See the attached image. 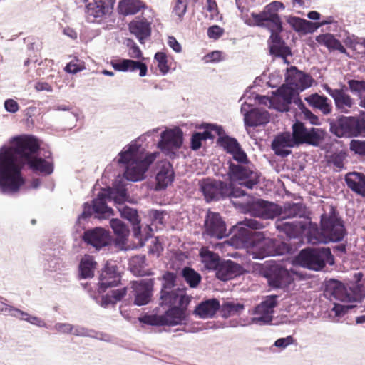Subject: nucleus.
Returning a JSON list of instances; mask_svg holds the SVG:
<instances>
[{
    "instance_id": "nucleus-27",
    "label": "nucleus",
    "mask_w": 365,
    "mask_h": 365,
    "mask_svg": "<svg viewBox=\"0 0 365 365\" xmlns=\"http://www.w3.org/2000/svg\"><path fill=\"white\" fill-rule=\"evenodd\" d=\"M241 267L231 261L220 262L216 269V277L222 281H227L238 275L240 273Z\"/></svg>"
},
{
    "instance_id": "nucleus-49",
    "label": "nucleus",
    "mask_w": 365,
    "mask_h": 365,
    "mask_svg": "<svg viewBox=\"0 0 365 365\" xmlns=\"http://www.w3.org/2000/svg\"><path fill=\"white\" fill-rule=\"evenodd\" d=\"M244 309V305L240 303L227 302L221 307L222 316L227 318L232 315L240 313Z\"/></svg>"
},
{
    "instance_id": "nucleus-62",
    "label": "nucleus",
    "mask_w": 365,
    "mask_h": 365,
    "mask_svg": "<svg viewBox=\"0 0 365 365\" xmlns=\"http://www.w3.org/2000/svg\"><path fill=\"white\" fill-rule=\"evenodd\" d=\"M150 217L152 219L153 223L156 225H163L165 223L164 220V212H160L158 210H151L149 213Z\"/></svg>"
},
{
    "instance_id": "nucleus-2",
    "label": "nucleus",
    "mask_w": 365,
    "mask_h": 365,
    "mask_svg": "<svg viewBox=\"0 0 365 365\" xmlns=\"http://www.w3.org/2000/svg\"><path fill=\"white\" fill-rule=\"evenodd\" d=\"M346 235L343 221L338 216L334 207H331L329 214H324L321 217V230L317 225H310L307 231V240L309 243H328L339 242Z\"/></svg>"
},
{
    "instance_id": "nucleus-15",
    "label": "nucleus",
    "mask_w": 365,
    "mask_h": 365,
    "mask_svg": "<svg viewBox=\"0 0 365 365\" xmlns=\"http://www.w3.org/2000/svg\"><path fill=\"white\" fill-rule=\"evenodd\" d=\"M154 279H141L133 282L132 288L134 292V304L143 306L148 304L151 299Z\"/></svg>"
},
{
    "instance_id": "nucleus-24",
    "label": "nucleus",
    "mask_w": 365,
    "mask_h": 365,
    "mask_svg": "<svg viewBox=\"0 0 365 365\" xmlns=\"http://www.w3.org/2000/svg\"><path fill=\"white\" fill-rule=\"evenodd\" d=\"M120 215L124 219L128 220L133 225V236L138 240L140 246L144 245L141 234L140 220L136 210L124 206L119 209Z\"/></svg>"
},
{
    "instance_id": "nucleus-11",
    "label": "nucleus",
    "mask_w": 365,
    "mask_h": 365,
    "mask_svg": "<svg viewBox=\"0 0 365 365\" xmlns=\"http://www.w3.org/2000/svg\"><path fill=\"white\" fill-rule=\"evenodd\" d=\"M120 278L117 265L106 262L99 275V292H104L108 288L118 286L120 282Z\"/></svg>"
},
{
    "instance_id": "nucleus-3",
    "label": "nucleus",
    "mask_w": 365,
    "mask_h": 365,
    "mask_svg": "<svg viewBox=\"0 0 365 365\" xmlns=\"http://www.w3.org/2000/svg\"><path fill=\"white\" fill-rule=\"evenodd\" d=\"M158 153H152L145 156L136 144L130 145L127 150L119 154L118 163L126 164L124 177L130 181H139L145 178V173L156 159Z\"/></svg>"
},
{
    "instance_id": "nucleus-50",
    "label": "nucleus",
    "mask_w": 365,
    "mask_h": 365,
    "mask_svg": "<svg viewBox=\"0 0 365 365\" xmlns=\"http://www.w3.org/2000/svg\"><path fill=\"white\" fill-rule=\"evenodd\" d=\"M322 140L321 135V130L318 128H310L304 138L302 140V143H307L312 145H318Z\"/></svg>"
},
{
    "instance_id": "nucleus-5",
    "label": "nucleus",
    "mask_w": 365,
    "mask_h": 365,
    "mask_svg": "<svg viewBox=\"0 0 365 365\" xmlns=\"http://www.w3.org/2000/svg\"><path fill=\"white\" fill-rule=\"evenodd\" d=\"M284 9L285 6L282 2L272 1L266 5L261 12L251 14L253 25L265 29H280L282 22L279 12Z\"/></svg>"
},
{
    "instance_id": "nucleus-48",
    "label": "nucleus",
    "mask_w": 365,
    "mask_h": 365,
    "mask_svg": "<svg viewBox=\"0 0 365 365\" xmlns=\"http://www.w3.org/2000/svg\"><path fill=\"white\" fill-rule=\"evenodd\" d=\"M126 293V287L113 289L110 293L102 297V305L115 304L120 301L125 296Z\"/></svg>"
},
{
    "instance_id": "nucleus-59",
    "label": "nucleus",
    "mask_w": 365,
    "mask_h": 365,
    "mask_svg": "<svg viewBox=\"0 0 365 365\" xmlns=\"http://www.w3.org/2000/svg\"><path fill=\"white\" fill-rule=\"evenodd\" d=\"M84 69V66L78 59L71 61L66 66L65 71L69 73H76Z\"/></svg>"
},
{
    "instance_id": "nucleus-64",
    "label": "nucleus",
    "mask_w": 365,
    "mask_h": 365,
    "mask_svg": "<svg viewBox=\"0 0 365 365\" xmlns=\"http://www.w3.org/2000/svg\"><path fill=\"white\" fill-rule=\"evenodd\" d=\"M241 224L252 230H259L263 227L262 223L255 219H245Z\"/></svg>"
},
{
    "instance_id": "nucleus-37",
    "label": "nucleus",
    "mask_w": 365,
    "mask_h": 365,
    "mask_svg": "<svg viewBox=\"0 0 365 365\" xmlns=\"http://www.w3.org/2000/svg\"><path fill=\"white\" fill-rule=\"evenodd\" d=\"M319 43L324 45L329 51H338L341 53H346V50L339 40L330 34H322L317 36Z\"/></svg>"
},
{
    "instance_id": "nucleus-19",
    "label": "nucleus",
    "mask_w": 365,
    "mask_h": 365,
    "mask_svg": "<svg viewBox=\"0 0 365 365\" xmlns=\"http://www.w3.org/2000/svg\"><path fill=\"white\" fill-rule=\"evenodd\" d=\"M286 21L297 32L307 34L313 32L315 29L322 26L331 24L333 19L332 17H329L327 20L313 23L299 17L289 16L286 17Z\"/></svg>"
},
{
    "instance_id": "nucleus-44",
    "label": "nucleus",
    "mask_w": 365,
    "mask_h": 365,
    "mask_svg": "<svg viewBox=\"0 0 365 365\" xmlns=\"http://www.w3.org/2000/svg\"><path fill=\"white\" fill-rule=\"evenodd\" d=\"M348 85L350 91L357 95L359 106L365 109V81L352 79L348 81Z\"/></svg>"
},
{
    "instance_id": "nucleus-46",
    "label": "nucleus",
    "mask_w": 365,
    "mask_h": 365,
    "mask_svg": "<svg viewBox=\"0 0 365 365\" xmlns=\"http://www.w3.org/2000/svg\"><path fill=\"white\" fill-rule=\"evenodd\" d=\"M110 224L118 241L124 243L130 232L128 227L119 219H112Z\"/></svg>"
},
{
    "instance_id": "nucleus-42",
    "label": "nucleus",
    "mask_w": 365,
    "mask_h": 365,
    "mask_svg": "<svg viewBox=\"0 0 365 365\" xmlns=\"http://www.w3.org/2000/svg\"><path fill=\"white\" fill-rule=\"evenodd\" d=\"M282 219L294 218L302 217L304 215V207L300 203H287L284 205V210L282 209Z\"/></svg>"
},
{
    "instance_id": "nucleus-8",
    "label": "nucleus",
    "mask_w": 365,
    "mask_h": 365,
    "mask_svg": "<svg viewBox=\"0 0 365 365\" xmlns=\"http://www.w3.org/2000/svg\"><path fill=\"white\" fill-rule=\"evenodd\" d=\"M331 130L338 137H355L365 130V121L356 117L342 116L331 124Z\"/></svg>"
},
{
    "instance_id": "nucleus-18",
    "label": "nucleus",
    "mask_w": 365,
    "mask_h": 365,
    "mask_svg": "<svg viewBox=\"0 0 365 365\" xmlns=\"http://www.w3.org/2000/svg\"><path fill=\"white\" fill-rule=\"evenodd\" d=\"M182 144V131L180 128L166 130L161 133L158 148L163 151L178 149Z\"/></svg>"
},
{
    "instance_id": "nucleus-54",
    "label": "nucleus",
    "mask_w": 365,
    "mask_h": 365,
    "mask_svg": "<svg viewBox=\"0 0 365 365\" xmlns=\"http://www.w3.org/2000/svg\"><path fill=\"white\" fill-rule=\"evenodd\" d=\"M218 143L229 153L234 152L235 150L240 146L235 138L229 136L220 137L218 139Z\"/></svg>"
},
{
    "instance_id": "nucleus-36",
    "label": "nucleus",
    "mask_w": 365,
    "mask_h": 365,
    "mask_svg": "<svg viewBox=\"0 0 365 365\" xmlns=\"http://www.w3.org/2000/svg\"><path fill=\"white\" fill-rule=\"evenodd\" d=\"M298 90L295 89L293 86L288 85H282L279 87L277 91L276 97L277 101L282 99L283 101V104L282 110H287L288 106L292 103V101L294 96L297 93Z\"/></svg>"
},
{
    "instance_id": "nucleus-55",
    "label": "nucleus",
    "mask_w": 365,
    "mask_h": 365,
    "mask_svg": "<svg viewBox=\"0 0 365 365\" xmlns=\"http://www.w3.org/2000/svg\"><path fill=\"white\" fill-rule=\"evenodd\" d=\"M141 323L152 326H163L165 325L162 315L158 314H145L139 318Z\"/></svg>"
},
{
    "instance_id": "nucleus-43",
    "label": "nucleus",
    "mask_w": 365,
    "mask_h": 365,
    "mask_svg": "<svg viewBox=\"0 0 365 365\" xmlns=\"http://www.w3.org/2000/svg\"><path fill=\"white\" fill-rule=\"evenodd\" d=\"M96 262L92 257L88 256L83 258L79 265L80 276L81 279L93 277Z\"/></svg>"
},
{
    "instance_id": "nucleus-17",
    "label": "nucleus",
    "mask_w": 365,
    "mask_h": 365,
    "mask_svg": "<svg viewBox=\"0 0 365 365\" xmlns=\"http://www.w3.org/2000/svg\"><path fill=\"white\" fill-rule=\"evenodd\" d=\"M347 88L341 85L340 88H326V91L333 98L336 108L341 113H349L354 104V99L346 93Z\"/></svg>"
},
{
    "instance_id": "nucleus-25",
    "label": "nucleus",
    "mask_w": 365,
    "mask_h": 365,
    "mask_svg": "<svg viewBox=\"0 0 365 365\" xmlns=\"http://www.w3.org/2000/svg\"><path fill=\"white\" fill-rule=\"evenodd\" d=\"M344 180L352 192L365 197V174L358 172H350L346 174Z\"/></svg>"
},
{
    "instance_id": "nucleus-20",
    "label": "nucleus",
    "mask_w": 365,
    "mask_h": 365,
    "mask_svg": "<svg viewBox=\"0 0 365 365\" xmlns=\"http://www.w3.org/2000/svg\"><path fill=\"white\" fill-rule=\"evenodd\" d=\"M160 293V304L169 307L177 306L187 307L190 302L187 296L179 294L178 292L175 290L167 289L166 285H163Z\"/></svg>"
},
{
    "instance_id": "nucleus-47",
    "label": "nucleus",
    "mask_w": 365,
    "mask_h": 365,
    "mask_svg": "<svg viewBox=\"0 0 365 365\" xmlns=\"http://www.w3.org/2000/svg\"><path fill=\"white\" fill-rule=\"evenodd\" d=\"M182 277L191 288H196L202 279L201 275L189 267H185L182 269Z\"/></svg>"
},
{
    "instance_id": "nucleus-26",
    "label": "nucleus",
    "mask_w": 365,
    "mask_h": 365,
    "mask_svg": "<svg viewBox=\"0 0 365 365\" xmlns=\"http://www.w3.org/2000/svg\"><path fill=\"white\" fill-rule=\"evenodd\" d=\"M293 145V140L291 138L290 134L283 133L274 138L272 143V149L277 155L286 157L291 153V150L287 148L292 147Z\"/></svg>"
},
{
    "instance_id": "nucleus-53",
    "label": "nucleus",
    "mask_w": 365,
    "mask_h": 365,
    "mask_svg": "<svg viewBox=\"0 0 365 365\" xmlns=\"http://www.w3.org/2000/svg\"><path fill=\"white\" fill-rule=\"evenodd\" d=\"M308 130L309 129L304 126V123L296 122L292 126V137L294 142L302 143Z\"/></svg>"
},
{
    "instance_id": "nucleus-63",
    "label": "nucleus",
    "mask_w": 365,
    "mask_h": 365,
    "mask_svg": "<svg viewBox=\"0 0 365 365\" xmlns=\"http://www.w3.org/2000/svg\"><path fill=\"white\" fill-rule=\"evenodd\" d=\"M163 247L161 243L159 242L158 238H155L152 240L151 245L149 247V254L159 256L160 252L163 251Z\"/></svg>"
},
{
    "instance_id": "nucleus-38",
    "label": "nucleus",
    "mask_w": 365,
    "mask_h": 365,
    "mask_svg": "<svg viewBox=\"0 0 365 365\" xmlns=\"http://www.w3.org/2000/svg\"><path fill=\"white\" fill-rule=\"evenodd\" d=\"M202 262L205 268L209 270H216L220 264V259L217 254L202 248L200 252Z\"/></svg>"
},
{
    "instance_id": "nucleus-6",
    "label": "nucleus",
    "mask_w": 365,
    "mask_h": 365,
    "mask_svg": "<svg viewBox=\"0 0 365 365\" xmlns=\"http://www.w3.org/2000/svg\"><path fill=\"white\" fill-rule=\"evenodd\" d=\"M260 274L267 279L269 287L272 288H286L294 281L292 274L282 264L272 262L260 266Z\"/></svg>"
},
{
    "instance_id": "nucleus-61",
    "label": "nucleus",
    "mask_w": 365,
    "mask_h": 365,
    "mask_svg": "<svg viewBox=\"0 0 365 365\" xmlns=\"http://www.w3.org/2000/svg\"><path fill=\"white\" fill-rule=\"evenodd\" d=\"M230 154L232 155L234 160L242 165H245L248 162L247 156L246 153L242 150L240 146H239L237 149L235 150L234 152H232Z\"/></svg>"
},
{
    "instance_id": "nucleus-12",
    "label": "nucleus",
    "mask_w": 365,
    "mask_h": 365,
    "mask_svg": "<svg viewBox=\"0 0 365 365\" xmlns=\"http://www.w3.org/2000/svg\"><path fill=\"white\" fill-rule=\"evenodd\" d=\"M267 29L271 33L269 38L270 53L277 57L282 58L286 63H289L287 56L291 55V50L287 46H286L285 42L280 35L283 31L282 25H281V28L279 30L275 29Z\"/></svg>"
},
{
    "instance_id": "nucleus-58",
    "label": "nucleus",
    "mask_w": 365,
    "mask_h": 365,
    "mask_svg": "<svg viewBox=\"0 0 365 365\" xmlns=\"http://www.w3.org/2000/svg\"><path fill=\"white\" fill-rule=\"evenodd\" d=\"M189 0H177L173 9V13L180 19L187 11Z\"/></svg>"
},
{
    "instance_id": "nucleus-33",
    "label": "nucleus",
    "mask_w": 365,
    "mask_h": 365,
    "mask_svg": "<svg viewBox=\"0 0 365 365\" xmlns=\"http://www.w3.org/2000/svg\"><path fill=\"white\" fill-rule=\"evenodd\" d=\"M306 101L311 106L319 109L324 115H327L331 112V104L329 101L327 97L324 96H320L318 93H314L307 97Z\"/></svg>"
},
{
    "instance_id": "nucleus-45",
    "label": "nucleus",
    "mask_w": 365,
    "mask_h": 365,
    "mask_svg": "<svg viewBox=\"0 0 365 365\" xmlns=\"http://www.w3.org/2000/svg\"><path fill=\"white\" fill-rule=\"evenodd\" d=\"M108 197V195L105 192L98 193V197L92 202L94 212L103 215L113 213V210L106 205V199Z\"/></svg>"
},
{
    "instance_id": "nucleus-51",
    "label": "nucleus",
    "mask_w": 365,
    "mask_h": 365,
    "mask_svg": "<svg viewBox=\"0 0 365 365\" xmlns=\"http://www.w3.org/2000/svg\"><path fill=\"white\" fill-rule=\"evenodd\" d=\"M201 128L206 129L204 132L200 133V136L202 140H205L207 139H214L215 135L212 133V131H214L215 134L219 136H220L223 133V129L221 126L215 125L213 124L202 125Z\"/></svg>"
},
{
    "instance_id": "nucleus-34",
    "label": "nucleus",
    "mask_w": 365,
    "mask_h": 365,
    "mask_svg": "<svg viewBox=\"0 0 365 365\" xmlns=\"http://www.w3.org/2000/svg\"><path fill=\"white\" fill-rule=\"evenodd\" d=\"M144 7V3L140 0H120L118 9L120 14L128 16L137 14Z\"/></svg>"
},
{
    "instance_id": "nucleus-21",
    "label": "nucleus",
    "mask_w": 365,
    "mask_h": 365,
    "mask_svg": "<svg viewBox=\"0 0 365 365\" xmlns=\"http://www.w3.org/2000/svg\"><path fill=\"white\" fill-rule=\"evenodd\" d=\"M277 300L275 296L267 297L263 302L255 307V312L259 315L255 317L256 322H262L263 323H269L272 320V314L274 308L277 306Z\"/></svg>"
},
{
    "instance_id": "nucleus-56",
    "label": "nucleus",
    "mask_w": 365,
    "mask_h": 365,
    "mask_svg": "<svg viewBox=\"0 0 365 365\" xmlns=\"http://www.w3.org/2000/svg\"><path fill=\"white\" fill-rule=\"evenodd\" d=\"M349 149L351 152L354 153L361 157L365 156V140L353 139L350 141Z\"/></svg>"
},
{
    "instance_id": "nucleus-41",
    "label": "nucleus",
    "mask_w": 365,
    "mask_h": 365,
    "mask_svg": "<svg viewBox=\"0 0 365 365\" xmlns=\"http://www.w3.org/2000/svg\"><path fill=\"white\" fill-rule=\"evenodd\" d=\"M326 292L339 300L343 301L346 297L344 286L337 280L332 279L329 281L326 285Z\"/></svg>"
},
{
    "instance_id": "nucleus-29",
    "label": "nucleus",
    "mask_w": 365,
    "mask_h": 365,
    "mask_svg": "<svg viewBox=\"0 0 365 365\" xmlns=\"http://www.w3.org/2000/svg\"><path fill=\"white\" fill-rule=\"evenodd\" d=\"M269 121V113L262 109L255 108L245 116V123L250 127H257L267 124Z\"/></svg>"
},
{
    "instance_id": "nucleus-57",
    "label": "nucleus",
    "mask_w": 365,
    "mask_h": 365,
    "mask_svg": "<svg viewBox=\"0 0 365 365\" xmlns=\"http://www.w3.org/2000/svg\"><path fill=\"white\" fill-rule=\"evenodd\" d=\"M154 58L158 62V67L161 73L163 75L167 73L170 69L167 55L164 52H157Z\"/></svg>"
},
{
    "instance_id": "nucleus-23",
    "label": "nucleus",
    "mask_w": 365,
    "mask_h": 365,
    "mask_svg": "<svg viewBox=\"0 0 365 365\" xmlns=\"http://www.w3.org/2000/svg\"><path fill=\"white\" fill-rule=\"evenodd\" d=\"M285 220L286 219L279 218L276 221L275 225L279 232L285 233L289 237H297L307 229V225L304 222H287Z\"/></svg>"
},
{
    "instance_id": "nucleus-60",
    "label": "nucleus",
    "mask_w": 365,
    "mask_h": 365,
    "mask_svg": "<svg viewBox=\"0 0 365 365\" xmlns=\"http://www.w3.org/2000/svg\"><path fill=\"white\" fill-rule=\"evenodd\" d=\"M224 34V29L217 25L210 26L207 29V36L210 38L217 40Z\"/></svg>"
},
{
    "instance_id": "nucleus-32",
    "label": "nucleus",
    "mask_w": 365,
    "mask_h": 365,
    "mask_svg": "<svg viewBox=\"0 0 365 365\" xmlns=\"http://www.w3.org/2000/svg\"><path fill=\"white\" fill-rule=\"evenodd\" d=\"M187 307L181 306L170 307L165 314L162 315L165 325L173 326L180 324L185 318Z\"/></svg>"
},
{
    "instance_id": "nucleus-30",
    "label": "nucleus",
    "mask_w": 365,
    "mask_h": 365,
    "mask_svg": "<svg viewBox=\"0 0 365 365\" xmlns=\"http://www.w3.org/2000/svg\"><path fill=\"white\" fill-rule=\"evenodd\" d=\"M128 26L130 33L136 36L140 43H144V41L151 34L150 24L145 19L132 21Z\"/></svg>"
},
{
    "instance_id": "nucleus-10",
    "label": "nucleus",
    "mask_w": 365,
    "mask_h": 365,
    "mask_svg": "<svg viewBox=\"0 0 365 365\" xmlns=\"http://www.w3.org/2000/svg\"><path fill=\"white\" fill-rule=\"evenodd\" d=\"M202 235L215 239H222L228 235L225 222L218 212H207Z\"/></svg>"
},
{
    "instance_id": "nucleus-40",
    "label": "nucleus",
    "mask_w": 365,
    "mask_h": 365,
    "mask_svg": "<svg viewBox=\"0 0 365 365\" xmlns=\"http://www.w3.org/2000/svg\"><path fill=\"white\" fill-rule=\"evenodd\" d=\"M346 158L347 153L345 150L334 152L328 157L327 165L332 167L334 171L339 172L345 168Z\"/></svg>"
},
{
    "instance_id": "nucleus-13",
    "label": "nucleus",
    "mask_w": 365,
    "mask_h": 365,
    "mask_svg": "<svg viewBox=\"0 0 365 365\" xmlns=\"http://www.w3.org/2000/svg\"><path fill=\"white\" fill-rule=\"evenodd\" d=\"M250 212L253 215L262 219H273L282 214V207L275 203L259 199L251 205Z\"/></svg>"
},
{
    "instance_id": "nucleus-39",
    "label": "nucleus",
    "mask_w": 365,
    "mask_h": 365,
    "mask_svg": "<svg viewBox=\"0 0 365 365\" xmlns=\"http://www.w3.org/2000/svg\"><path fill=\"white\" fill-rule=\"evenodd\" d=\"M270 249L266 252L255 253V258L263 259L269 255H282L290 252V246L284 242H272Z\"/></svg>"
},
{
    "instance_id": "nucleus-1",
    "label": "nucleus",
    "mask_w": 365,
    "mask_h": 365,
    "mask_svg": "<svg viewBox=\"0 0 365 365\" xmlns=\"http://www.w3.org/2000/svg\"><path fill=\"white\" fill-rule=\"evenodd\" d=\"M39 148L36 138L24 136L17 138L14 146L0 149V190L2 193L19 191L25 183L22 170L26 165L35 173L48 175L53 172L51 153L48 152L44 158L38 157Z\"/></svg>"
},
{
    "instance_id": "nucleus-52",
    "label": "nucleus",
    "mask_w": 365,
    "mask_h": 365,
    "mask_svg": "<svg viewBox=\"0 0 365 365\" xmlns=\"http://www.w3.org/2000/svg\"><path fill=\"white\" fill-rule=\"evenodd\" d=\"M146 258L145 255H138L132 257L130 266L132 271L138 274H144V268L146 266Z\"/></svg>"
},
{
    "instance_id": "nucleus-22",
    "label": "nucleus",
    "mask_w": 365,
    "mask_h": 365,
    "mask_svg": "<svg viewBox=\"0 0 365 365\" xmlns=\"http://www.w3.org/2000/svg\"><path fill=\"white\" fill-rule=\"evenodd\" d=\"M112 67L118 71H140V76H146L148 68L145 63L140 61H135L131 59L112 60L110 61Z\"/></svg>"
},
{
    "instance_id": "nucleus-16",
    "label": "nucleus",
    "mask_w": 365,
    "mask_h": 365,
    "mask_svg": "<svg viewBox=\"0 0 365 365\" xmlns=\"http://www.w3.org/2000/svg\"><path fill=\"white\" fill-rule=\"evenodd\" d=\"M285 79L288 85L293 86L298 91H304L310 87L313 82V78L309 74L298 70L294 66L287 69Z\"/></svg>"
},
{
    "instance_id": "nucleus-28",
    "label": "nucleus",
    "mask_w": 365,
    "mask_h": 365,
    "mask_svg": "<svg viewBox=\"0 0 365 365\" xmlns=\"http://www.w3.org/2000/svg\"><path fill=\"white\" fill-rule=\"evenodd\" d=\"M220 309L219 300L212 298L200 303L195 309V314L202 319L211 318Z\"/></svg>"
},
{
    "instance_id": "nucleus-14",
    "label": "nucleus",
    "mask_w": 365,
    "mask_h": 365,
    "mask_svg": "<svg viewBox=\"0 0 365 365\" xmlns=\"http://www.w3.org/2000/svg\"><path fill=\"white\" fill-rule=\"evenodd\" d=\"M82 239L85 243L91 245L97 250L108 245L110 242V232L102 227L86 230Z\"/></svg>"
},
{
    "instance_id": "nucleus-35",
    "label": "nucleus",
    "mask_w": 365,
    "mask_h": 365,
    "mask_svg": "<svg viewBox=\"0 0 365 365\" xmlns=\"http://www.w3.org/2000/svg\"><path fill=\"white\" fill-rule=\"evenodd\" d=\"M105 13L106 6L103 0L93 1L86 6V16L88 21L93 22L96 18L102 17Z\"/></svg>"
},
{
    "instance_id": "nucleus-7",
    "label": "nucleus",
    "mask_w": 365,
    "mask_h": 365,
    "mask_svg": "<svg viewBox=\"0 0 365 365\" xmlns=\"http://www.w3.org/2000/svg\"><path fill=\"white\" fill-rule=\"evenodd\" d=\"M228 175L230 180L238 182L240 185L248 189H252L259 182L258 172L246 164L236 165L230 163Z\"/></svg>"
},
{
    "instance_id": "nucleus-31",
    "label": "nucleus",
    "mask_w": 365,
    "mask_h": 365,
    "mask_svg": "<svg viewBox=\"0 0 365 365\" xmlns=\"http://www.w3.org/2000/svg\"><path fill=\"white\" fill-rule=\"evenodd\" d=\"M174 179V171L169 162H163L159 172L156 175L157 189L165 188L171 184Z\"/></svg>"
},
{
    "instance_id": "nucleus-4",
    "label": "nucleus",
    "mask_w": 365,
    "mask_h": 365,
    "mask_svg": "<svg viewBox=\"0 0 365 365\" xmlns=\"http://www.w3.org/2000/svg\"><path fill=\"white\" fill-rule=\"evenodd\" d=\"M299 264L309 269L319 271L326 265L334 264V259L329 247L306 248L297 257Z\"/></svg>"
},
{
    "instance_id": "nucleus-9",
    "label": "nucleus",
    "mask_w": 365,
    "mask_h": 365,
    "mask_svg": "<svg viewBox=\"0 0 365 365\" xmlns=\"http://www.w3.org/2000/svg\"><path fill=\"white\" fill-rule=\"evenodd\" d=\"M199 186L207 202L224 199L229 193L228 184L221 180L204 178L200 180Z\"/></svg>"
}]
</instances>
